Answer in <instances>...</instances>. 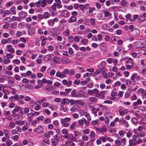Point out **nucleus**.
Masks as SVG:
<instances>
[{"label": "nucleus", "instance_id": "nucleus-45", "mask_svg": "<svg viewBox=\"0 0 146 146\" xmlns=\"http://www.w3.org/2000/svg\"><path fill=\"white\" fill-rule=\"evenodd\" d=\"M104 13V16L106 17H110L111 15L110 13L108 11H103Z\"/></svg>", "mask_w": 146, "mask_h": 146}, {"label": "nucleus", "instance_id": "nucleus-7", "mask_svg": "<svg viewBox=\"0 0 146 146\" xmlns=\"http://www.w3.org/2000/svg\"><path fill=\"white\" fill-rule=\"evenodd\" d=\"M56 3L53 4L58 8H61L62 7V6L61 5V2L60 0H55Z\"/></svg>", "mask_w": 146, "mask_h": 146}, {"label": "nucleus", "instance_id": "nucleus-57", "mask_svg": "<svg viewBox=\"0 0 146 146\" xmlns=\"http://www.w3.org/2000/svg\"><path fill=\"white\" fill-rule=\"evenodd\" d=\"M44 117L43 116H40L37 117L36 120L37 121H42L44 119Z\"/></svg>", "mask_w": 146, "mask_h": 146}, {"label": "nucleus", "instance_id": "nucleus-40", "mask_svg": "<svg viewBox=\"0 0 146 146\" xmlns=\"http://www.w3.org/2000/svg\"><path fill=\"white\" fill-rule=\"evenodd\" d=\"M126 133V131L123 130H121L119 132L118 134L121 137H123L125 134Z\"/></svg>", "mask_w": 146, "mask_h": 146}, {"label": "nucleus", "instance_id": "nucleus-23", "mask_svg": "<svg viewBox=\"0 0 146 146\" xmlns=\"http://www.w3.org/2000/svg\"><path fill=\"white\" fill-rule=\"evenodd\" d=\"M21 110V107H19L18 106H15L14 109L12 111V113L15 114V112L19 111Z\"/></svg>", "mask_w": 146, "mask_h": 146}, {"label": "nucleus", "instance_id": "nucleus-41", "mask_svg": "<svg viewBox=\"0 0 146 146\" xmlns=\"http://www.w3.org/2000/svg\"><path fill=\"white\" fill-rule=\"evenodd\" d=\"M35 33V31L33 29H29L28 31V34L29 35H33Z\"/></svg>", "mask_w": 146, "mask_h": 146}, {"label": "nucleus", "instance_id": "nucleus-11", "mask_svg": "<svg viewBox=\"0 0 146 146\" xmlns=\"http://www.w3.org/2000/svg\"><path fill=\"white\" fill-rule=\"evenodd\" d=\"M7 50L11 53H13L15 52L14 49L13 48L12 46L11 45H8L7 46Z\"/></svg>", "mask_w": 146, "mask_h": 146}, {"label": "nucleus", "instance_id": "nucleus-44", "mask_svg": "<svg viewBox=\"0 0 146 146\" xmlns=\"http://www.w3.org/2000/svg\"><path fill=\"white\" fill-rule=\"evenodd\" d=\"M51 122V119L50 118H45L44 120V122L46 124L49 123Z\"/></svg>", "mask_w": 146, "mask_h": 146}, {"label": "nucleus", "instance_id": "nucleus-24", "mask_svg": "<svg viewBox=\"0 0 146 146\" xmlns=\"http://www.w3.org/2000/svg\"><path fill=\"white\" fill-rule=\"evenodd\" d=\"M119 114L120 116H123L124 115L125 113H127L128 111L126 110H125L123 111L119 110Z\"/></svg>", "mask_w": 146, "mask_h": 146}, {"label": "nucleus", "instance_id": "nucleus-27", "mask_svg": "<svg viewBox=\"0 0 146 146\" xmlns=\"http://www.w3.org/2000/svg\"><path fill=\"white\" fill-rule=\"evenodd\" d=\"M51 142L52 146H55L58 144V141L54 138L51 139Z\"/></svg>", "mask_w": 146, "mask_h": 146}, {"label": "nucleus", "instance_id": "nucleus-26", "mask_svg": "<svg viewBox=\"0 0 146 146\" xmlns=\"http://www.w3.org/2000/svg\"><path fill=\"white\" fill-rule=\"evenodd\" d=\"M76 122H74L70 125L69 128L71 130H73L76 126Z\"/></svg>", "mask_w": 146, "mask_h": 146}, {"label": "nucleus", "instance_id": "nucleus-5", "mask_svg": "<svg viewBox=\"0 0 146 146\" xmlns=\"http://www.w3.org/2000/svg\"><path fill=\"white\" fill-rule=\"evenodd\" d=\"M40 38L41 41V45L42 46H44L46 44L47 38L46 37L42 36H40Z\"/></svg>", "mask_w": 146, "mask_h": 146}, {"label": "nucleus", "instance_id": "nucleus-63", "mask_svg": "<svg viewBox=\"0 0 146 146\" xmlns=\"http://www.w3.org/2000/svg\"><path fill=\"white\" fill-rule=\"evenodd\" d=\"M93 94H94L96 95H98L99 94V91L96 88L94 89L93 90Z\"/></svg>", "mask_w": 146, "mask_h": 146}, {"label": "nucleus", "instance_id": "nucleus-31", "mask_svg": "<svg viewBox=\"0 0 146 146\" xmlns=\"http://www.w3.org/2000/svg\"><path fill=\"white\" fill-rule=\"evenodd\" d=\"M89 101L91 102H96L97 101V99L95 97H90L89 98Z\"/></svg>", "mask_w": 146, "mask_h": 146}, {"label": "nucleus", "instance_id": "nucleus-48", "mask_svg": "<svg viewBox=\"0 0 146 146\" xmlns=\"http://www.w3.org/2000/svg\"><path fill=\"white\" fill-rule=\"evenodd\" d=\"M131 121L134 124H136L138 122V121L136 118H133L131 119Z\"/></svg>", "mask_w": 146, "mask_h": 146}, {"label": "nucleus", "instance_id": "nucleus-18", "mask_svg": "<svg viewBox=\"0 0 146 146\" xmlns=\"http://www.w3.org/2000/svg\"><path fill=\"white\" fill-rule=\"evenodd\" d=\"M76 20V18L74 16H71L68 19V21L69 23H72L75 22Z\"/></svg>", "mask_w": 146, "mask_h": 146}, {"label": "nucleus", "instance_id": "nucleus-43", "mask_svg": "<svg viewBox=\"0 0 146 146\" xmlns=\"http://www.w3.org/2000/svg\"><path fill=\"white\" fill-rule=\"evenodd\" d=\"M82 139L84 141H87L88 139V137L87 135H84L82 137Z\"/></svg>", "mask_w": 146, "mask_h": 146}, {"label": "nucleus", "instance_id": "nucleus-16", "mask_svg": "<svg viewBox=\"0 0 146 146\" xmlns=\"http://www.w3.org/2000/svg\"><path fill=\"white\" fill-rule=\"evenodd\" d=\"M142 102L140 99H138L137 102H133V105L134 106H137L138 105H141L142 104Z\"/></svg>", "mask_w": 146, "mask_h": 146}, {"label": "nucleus", "instance_id": "nucleus-1", "mask_svg": "<svg viewBox=\"0 0 146 146\" xmlns=\"http://www.w3.org/2000/svg\"><path fill=\"white\" fill-rule=\"evenodd\" d=\"M106 64L105 62L102 61L101 62L100 64L98 66V67L100 69L101 73H103L106 71Z\"/></svg>", "mask_w": 146, "mask_h": 146}, {"label": "nucleus", "instance_id": "nucleus-61", "mask_svg": "<svg viewBox=\"0 0 146 146\" xmlns=\"http://www.w3.org/2000/svg\"><path fill=\"white\" fill-rule=\"evenodd\" d=\"M36 104V103L33 101H31L29 102V105L31 107H33Z\"/></svg>", "mask_w": 146, "mask_h": 146}, {"label": "nucleus", "instance_id": "nucleus-15", "mask_svg": "<svg viewBox=\"0 0 146 146\" xmlns=\"http://www.w3.org/2000/svg\"><path fill=\"white\" fill-rule=\"evenodd\" d=\"M56 46L57 48L61 50L63 49L64 48V45L60 43L56 44Z\"/></svg>", "mask_w": 146, "mask_h": 146}, {"label": "nucleus", "instance_id": "nucleus-32", "mask_svg": "<svg viewBox=\"0 0 146 146\" xmlns=\"http://www.w3.org/2000/svg\"><path fill=\"white\" fill-rule=\"evenodd\" d=\"M78 93L79 95H80V97L81 96L84 97L86 94V93H85L82 90H80L79 91Z\"/></svg>", "mask_w": 146, "mask_h": 146}, {"label": "nucleus", "instance_id": "nucleus-2", "mask_svg": "<svg viewBox=\"0 0 146 146\" xmlns=\"http://www.w3.org/2000/svg\"><path fill=\"white\" fill-rule=\"evenodd\" d=\"M78 123L81 126H83L84 124L86 126H88L90 123L84 118H82L81 119L79 120L78 121Z\"/></svg>", "mask_w": 146, "mask_h": 146}, {"label": "nucleus", "instance_id": "nucleus-4", "mask_svg": "<svg viewBox=\"0 0 146 146\" xmlns=\"http://www.w3.org/2000/svg\"><path fill=\"white\" fill-rule=\"evenodd\" d=\"M61 15L63 17L67 18L70 15V13L67 10H64L62 11Z\"/></svg>", "mask_w": 146, "mask_h": 146}, {"label": "nucleus", "instance_id": "nucleus-42", "mask_svg": "<svg viewBox=\"0 0 146 146\" xmlns=\"http://www.w3.org/2000/svg\"><path fill=\"white\" fill-rule=\"evenodd\" d=\"M6 144L7 146H10L13 144V142L11 140L8 139L6 141Z\"/></svg>", "mask_w": 146, "mask_h": 146}, {"label": "nucleus", "instance_id": "nucleus-50", "mask_svg": "<svg viewBox=\"0 0 146 146\" xmlns=\"http://www.w3.org/2000/svg\"><path fill=\"white\" fill-rule=\"evenodd\" d=\"M43 111L48 115H50L51 113L50 111L48 109H44Z\"/></svg>", "mask_w": 146, "mask_h": 146}, {"label": "nucleus", "instance_id": "nucleus-8", "mask_svg": "<svg viewBox=\"0 0 146 146\" xmlns=\"http://www.w3.org/2000/svg\"><path fill=\"white\" fill-rule=\"evenodd\" d=\"M65 145L67 146H75V145L73 141L70 140H67L65 141Z\"/></svg>", "mask_w": 146, "mask_h": 146}, {"label": "nucleus", "instance_id": "nucleus-51", "mask_svg": "<svg viewBox=\"0 0 146 146\" xmlns=\"http://www.w3.org/2000/svg\"><path fill=\"white\" fill-rule=\"evenodd\" d=\"M80 113L82 115H84L85 116L88 113L83 110H80Z\"/></svg>", "mask_w": 146, "mask_h": 146}, {"label": "nucleus", "instance_id": "nucleus-33", "mask_svg": "<svg viewBox=\"0 0 146 146\" xmlns=\"http://www.w3.org/2000/svg\"><path fill=\"white\" fill-rule=\"evenodd\" d=\"M60 109L66 112L68 110L67 107L64 105H62V106H60Z\"/></svg>", "mask_w": 146, "mask_h": 146}, {"label": "nucleus", "instance_id": "nucleus-60", "mask_svg": "<svg viewBox=\"0 0 146 146\" xmlns=\"http://www.w3.org/2000/svg\"><path fill=\"white\" fill-rule=\"evenodd\" d=\"M137 74L136 73H133L131 76L130 79L132 81H133L135 79V76H136Z\"/></svg>", "mask_w": 146, "mask_h": 146}, {"label": "nucleus", "instance_id": "nucleus-36", "mask_svg": "<svg viewBox=\"0 0 146 146\" xmlns=\"http://www.w3.org/2000/svg\"><path fill=\"white\" fill-rule=\"evenodd\" d=\"M15 124L14 122L12 121L10 122L9 124V127L11 128H14L15 127Z\"/></svg>", "mask_w": 146, "mask_h": 146}, {"label": "nucleus", "instance_id": "nucleus-28", "mask_svg": "<svg viewBox=\"0 0 146 146\" xmlns=\"http://www.w3.org/2000/svg\"><path fill=\"white\" fill-rule=\"evenodd\" d=\"M43 15L44 18L46 19L49 18L51 15L48 12H44Z\"/></svg>", "mask_w": 146, "mask_h": 146}, {"label": "nucleus", "instance_id": "nucleus-47", "mask_svg": "<svg viewBox=\"0 0 146 146\" xmlns=\"http://www.w3.org/2000/svg\"><path fill=\"white\" fill-rule=\"evenodd\" d=\"M120 3L121 5L123 6H126L127 4V2L125 0H122Z\"/></svg>", "mask_w": 146, "mask_h": 146}, {"label": "nucleus", "instance_id": "nucleus-56", "mask_svg": "<svg viewBox=\"0 0 146 146\" xmlns=\"http://www.w3.org/2000/svg\"><path fill=\"white\" fill-rule=\"evenodd\" d=\"M81 42L84 45L86 44L88 42V40L86 39H82Z\"/></svg>", "mask_w": 146, "mask_h": 146}, {"label": "nucleus", "instance_id": "nucleus-12", "mask_svg": "<svg viewBox=\"0 0 146 146\" xmlns=\"http://www.w3.org/2000/svg\"><path fill=\"white\" fill-rule=\"evenodd\" d=\"M138 93L141 94L142 96H146V91L143 89L141 88L138 91Z\"/></svg>", "mask_w": 146, "mask_h": 146}, {"label": "nucleus", "instance_id": "nucleus-17", "mask_svg": "<svg viewBox=\"0 0 146 146\" xmlns=\"http://www.w3.org/2000/svg\"><path fill=\"white\" fill-rule=\"evenodd\" d=\"M19 15V16L21 17V18H24L27 16V14L25 12L22 11L20 12Z\"/></svg>", "mask_w": 146, "mask_h": 146}, {"label": "nucleus", "instance_id": "nucleus-25", "mask_svg": "<svg viewBox=\"0 0 146 146\" xmlns=\"http://www.w3.org/2000/svg\"><path fill=\"white\" fill-rule=\"evenodd\" d=\"M133 34L135 36H138L140 34V31L139 29L134 28L133 30Z\"/></svg>", "mask_w": 146, "mask_h": 146}, {"label": "nucleus", "instance_id": "nucleus-37", "mask_svg": "<svg viewBox=\"0 0 146 146\" xmlns=\"http://www.w3.org/2000/svg\"><path fill=\"white\" fill-rule=\"evenodd\" d=\"M60 120H62L66 122H69L70 121L71 119L70 118L66 117L64 119H61Z\"/></svg>", "mask_w": 146, "mask_h": 146}, {"label": "nucleus", "instance_id": "nucleus-64", "mask_svg": "<svg viewBox=\"0 0 146 146\" xmlns=\"http://www.w3.org/2000/svg\"><path fill=\"white\" fill-rule=\"evenodd\" d=\"M13 62L14 64H19L20 63V60H19L17 59L13 60Z\"/></svg>", "mask_w": 146, "mask_h": 146}, {"label": "nucleus", "instance_id": "nucleus-52", "mask_svg": "<svg viewBox=\"0 0 146 146\" xmlns=\"http://www.w3.org/2000/svg\"><path fill=\"white\" fill-rule=\"evenodd\" d=\"M29 111V107H27L25 108L24 112V113L26 114Z\"/></svg>", "mask_w": 146, "mask_h": 146}, {"label": "nucleus", "instance_id": "nucleus-38", "mask_svg": "<svg viewBox=\"0 0 146 146\" xmlns=\"http://www.w3.org/2000/svg\"><path fill=\"white\" fill-rule=\"evenodd\" d=\"M91 24L92 26H95L96 25L95 19L93 18H91L90 19Z\"/></svg>", "mask_w": 146, "mask_h": 146}, {"label": "nucleus", "instance_id": "nucleus-62", "mask_svg": "<svg viewBox=\"0 0 146 146\" xmlns=\"http://www.w3.org/2000/svg\"><path fill=\"white\" fill-rule=\"evenodd\" d=\"M19 136L18 135H15L12 137L11 138L12 139L15 140L17 141V139H19Z\"/></svg>", "mask_w": 146, "mask_h": 146}, {"label": "nucleus", "instance_id": "nucleus-22", "mask_svg": "<svg viewBox=\"0 0 146 146\" xmlns=\"http://www.w3.org/2000/svg\"><path fill=\"white\" fill-rule=\"evenodd\" d=\"M24 123V121L23 120H16L15 121V123L16 124L20 126H22L23 125Z\"/></svg>", "mask_w": 146, "mask_h": 146}, {"label": "nucleus", "instance_id": "nucleus-58", "mask_svg": "<svg viewBox=\"0 0 146 146\" xmlns=\"http://www.w3.org/2000/svg\"><path fill=\"white\" fill-rule=\"evenodd\" d=\"M1 43L3 44H5L7 43H9L8 40L5 39H3L1 41Z\"/></svg>", "mask_w": 146, "mask_h": 146}, {"label": "nucleus", "instance_id": "nucleus-21", "mask_svg": "<svg viewBox=\"0 0 146 146\" xmlns=\"http://www.w3.org/2000/svg\"><path fill=\"white\" fill-rule=\"evenodd\" d=\"M3 131L5 136L7 137V138H9V131L7 129H4L3 130Z\"/></svg>", "mask_w": 146, "mask_h": 146}, {"label": "nucleus", "instance_id": "nucleus-30", "mask_svg": "<svg viewBox=\"0 0 146 146\" xmlns=\"http://www.w3.org/2000/svg\"><path fill=\"white\" fill-rule=\"evenodd\" d=\"M53 60L56 63H59L60 60V59L59 58L56 56L53 58Z\"/></svg>", "mask_w": 146, "mask_h": 146}, {"label": "nucleus", "instance_id": "nucleus-29", "mask_svg": "<svg viewBox=\"0 0 146 146\" xmlns=\"http://www.w3.org/2000/svg\"><path fill=\"white\" fill-rule=\"evenodd\" d=\"M85 116L87 120L90 123V121H91L92 119L90 115L88 113Z\"/></svg>", "mask_w": 146, "mask_h": 146}, {"label": "nucleus", "instance_id": "nucleus-20", "mask_svg": "<svg viewBox=\"0 0 146 146\" xmlns=\"http://www.w3.org/2000/svg\"><path fill=\"white\" fill-rule=\"evenodd\" d=\"M91 124L93 125H99L100 123V122L98 119L93 120L91 122Z\"/></svg>", "mask_w": 146, "mask_h": 146}, {"label": "nucleus", "instance_id": "nucleus-53", "mask_svg": "<svg viewBox=\"0 0 146 146\" xmlns=\"http://www.w3.org/2000/svg\"><path fill=\"white\" fill-rule=\"evenodd\" d=\"M62 133L64 135H68L69 134L67 130L65 129H63L62 130Z\"/></svg>", "mask_w": 146, "mask_h": 146}, {"label": "nucleus", "instance_id": "nucleus-35", "mask_svg": "<svg viewBox=\"0 0 146 146\" xmlns=\"http://www.w3.org/2000/svg\"><path fill=\"white\" fill-rule=\"evenodd\" d=\"M61 120V123L62 126H63L64 127H68L69 126V123H66V122L65 121H64L60 120Z\"/></svg>", "mask_w": 146, "mask_h": 146}, {"label": "nucleus", "instance_id": "nucleus-55", "mask_svg": "<svg viewBox=\"0 0 146 146\" xmlns=\"http://www.w3.org/2000/svg\"><path fill=\"white\" fill-rule=\"evenodd\" d=\"M78 141L79 142H77L78 143L80 146L84 144V142L82 140L79 139Z\"/></svg>", "mask_w": 146, "mask_h": 146}, {"label": "nucleus", "instance_id": "nucleus-6", "mask_svg": "<svg viewBox=\"0 0 146 146\" xmlns=\"http://www.w3.org/2000/svg\"><path fill=\"white\" fill-rule=\"evenodd\" d=\"M96 135V134L94 131H90L89 136L90 138H91V141H95V137Z\"/></svg>", "mask_w": 146, "mask_h": 146}, {"label": "nucleus", "instance_id": "nucleus-9", "mask_svg": "<svg viewBox=\"0 0 146 146\" xmlns=\"http://www.w3.org/2000/svg\"><path fill=\"white\" fill-rule=\"evenodd\" d=\"M9 99L11 101L15 102L16 100H19V95L16 94L14 96H12L9 98Z\"/></svg>", "mask_w": 146, "mask_h": 146}, {"label": "nucleus", "instance_id": "nucleus-3", "mask_svg": "<svg viewBox=\"0 0 146 146\" xmlns=\"http://www.w3.org/2000/svg\"><path fill=\"white\" fill-rule=\"evenodd\" d=\"M47 2L46 0H39L35 3L36 6L40 7L41 6L42 7H44L46 5Z\"/></svg>", "mask_w": 146, "mask_h": 146}, {"label": "nucleus", "instance_id": "nucleus-54", "mask_svg": "<svg viewBox=\"0 0 146 146\" xmlns=\"http://www.w3.org/2000/svg\"><path fill=\"white\" fill-rule=\"evenodd\" d=\"M131 95V93L130 91H128L125 93L124 97L125 98H127L130 96Z\"/></svg>", "mask_w": 146, "mask_h": 146}, {"label": "nucleus", "instance_id": "nucleus-10", "mask_svg": "<svg viewBox=\"0 0 146 146\" xmlns=\"http://www.w3.org/2000/svg\"><path fill=\"white\" fill-rule=\"evenodd\" d=\"M13 116L14 118V120L15 121H17L18 119H22L23 118V116L22 115L19 114H16L14 115H12Z\"/></svg>", "mask_w": 146, "mask_h": 146}, {"label": "nucleus", "instance_id": "nucleus-46", "mask_svg": "<svg viewBox=\"0 0 146 146\" xmlns=\"http://www.w3.org/2000/svg\"><path fill=\"white\" fill-rule=\"evenodd\" d=\"M54 138L58 141H60L61 140L62 137H60V135H56Z\"/></svg>", "mask_w": 146, "mask_h": 146}, {"label": "nucleus", "instance_id": "nucleus-39", "mask_svg": "<svg viewBox=\"0 0 146 146\" xmlns=\"http://www.w3.org/2000/svg\"><path fill=\"white\" fill-rule=\"evenodd\" d=\"M37 129L38 130V133L42 132L43 130L42 127L41 125H39Z\"/></svg>", "mask_w": 146, "mask_h": 146}, {"label": "nucleus", "instance_id": "nucleus-19", "mask_svg": "<svg viewBox=\"0 0 146 146\" xmlns=\"http://www.w3.org/2000/svg\"><path fill=\"white\" fill-rule=\"evenodd\" d=\"M100 130L101 133H104L107 131L106 126L105 125H103L100 128Z\"/></svg>", "mask_w": 146, "mask_h": 146}, {"label": "nucleus", "instance_id": "nucleus-13", "mask_svg": "<svg viewBox=\"0 0 146 146\" xmlns=\"http://www.w3.org/2000/svg\"><path fill=\"white\" fill-rule=\"evenodd\" d=\"M145 45V42L144 40L140 41L137 44L139 48H142Z\"/></svg>", "mask_w": 146, "mask_h": 146}, {"label": "nucleus", "instance_id": "nucleus-14", "mask_svg": "<svg viewBox=\"0 0 146 146\" xmlns=\"http://www.w3.org/2000/svg\"><path fill=\"white\" fill-rule=\"evenodd\" d=\"M51 10H50V11L52 14L53 15H55L57 13H56L55 12V11L56 9V7L55 5H53L51 7Z\"/></svg>", "mask_w": 146, "mask_h": 146}, {"label": "nucleus", "instance_id": "nucleus-59", "mask_svg": "<svg viewBox=\"0 0 146 146\" xmlns=\"http://www.w3.org/2000/svg\"><path fill=\"white\" fill-rule=\"evenodd\" d=\"M10 62V60L8 58H4V63L5 64H7L9 63Z\"/></svg>", "mask_w": 146, "mask_h": 146}, {"label": "nucleus", "instance_id": "nucleus-34", "mask_svg": "<svg viewBox=\"0 0 146 146\" xmlns=\"http://www.w3.org/2000/svg\"><path fill=\"white\" fill-rule=\"evenodd\" d=\"M27 116H28V121L30 122L32 121V118L33 117V115L32 113H30L27 114Z\"/></svg>", "mask_w": 146, "mask_h": 146}, {"label": "nucleus", "instance_id": "nucleus-49", "mask_svg": "<svg viewBox=\"0 0 146 146\" xmlns=\"http://www.w3.org/2000/svg\"><path fill=\"white\" fill-rule=\"evenodd\" d=\"M70 33L69 30L68 29H67L66 31L63 32V34L64 35L68 36Z\"/></svg>", "mask_w": 146, "mask_h": 146}]
</instances>
